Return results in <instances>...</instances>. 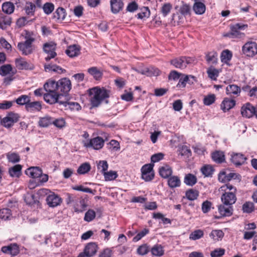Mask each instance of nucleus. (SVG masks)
<instances>
[{"instance_id":"obj_1","label":"nucleus","mask_w":257,"mask_h":257,"mask_svg":"<svg viewBox=\"0 0 257 257\" xmlns=\"http://www.w3.org/2000/svg\"><path fill=\"white\" fill-rule=\"evenodd\" d=\"M91 104L92 107H97L102 100L109 97L108 91L104 89L94 87L89 90Z\"/></svg>"},{"instance_id":"obj_2","label":"nucleus","mask_w":257,"mask_h":257,"mask_svg":"<svg viewBox=\"0 0 257 257\" xmlns=\"http://www.w3.org/2000/svg\"><path fill=\"white\" fill-rule=\"evenodd\" d=\"M67 204H71L75 212H82L87 207V201L82 197L68 194Z\"/></svg>"},{"instance_id":"obj_3","label":"nucleus","mask_w":257,"mask_h":257,"mask_svg":"<svg viewBox=\"0 0 257 257\" xmlns=\"http://www.w3.org/2000/svg\"><path fill=\"white\" fill-rule=\"evenodd\" d=\"M26 38V40L25 42L18 43V48L23 55H28L32 53L35 49L34 46L32 44L35 39L27 37Z\"/></svg>"},{"instance_id":"obj_4","label":"nucleus","mask_w":257,"mask_h":257,"mask_svg":"<svg viewBox=\"0 0 257 257\" xmlns=\"http://www.w3.org/2000/svg\"><path fill=\"white\" fill-rule=\"evenodd\" d=\"M247 25L240 23H237L230 26V32L226 36L231 38H240L244 36V34L241 31L247 28Z\"/></svg>"},{"instance_id":"obj_5","label":"nucleus","mask_w":257,"mask_h":257,"mask_svg":"<svg viewBox=\"0 0 257 257\" xmlns=\"http://www.w3.org/2000/svg\"><path fill=\"white\" fill-rule=\"evenodd\" d=\"M193 61L194 60L190 57H181L172 60L171 64L177 68L184 69Z\"/></svg>"},{"instance_id":"obj_6","label":"nucleus","mask_w":257,"mask_h":257,"mask_svg":"<svg viewBox=\"0 0 257 257\" xmlns=\"http://www.w3.org/2000/svg\"><path fill=\"white\" fill-rule=\"evenodd\" d=\"M56 44L53 42H49L45 43L43 45V50L48 56L45 58L47 61H49L51 59L54 58L57 55L55 52Z\"/></svg>"},{"instance_id":"obj_7","label":"nucleus","mask_w":257,"mask_h":257,"mask_svg":"<svg viewBox=\"0 0 257 257\" xmlns=\"http://www.w3.org/2000/svg\"><path fill=\"white\" fill-rule=\"evenodd\" d=\"M153 166V165L149 164L142 167L141 169L142 178L145 181H150L154 178Z\"/></svg>"},{"instance_id":"obj_8","label":"nucleus","mask_w":257,"mask_h":257,"mask_svg":"<svg viewBox=\"0 0 257 257\" xmlns=\"http://www.w3.org/2000/svg\"><path fill=\"white\" fill-rule=\"evenodd\" d=\"M242 51L246 56L253 57L257 54V44L254 42H246L243 46Z\"/></svg>"},{"instance_id":"obj_9","label":"nucleus","mask_w":257,"mask_h":257,"mask_svg":"<svg viewBox=\"0 0 257 257\" xmlns=\"http://www.w3.org/2000/svg\"><path fill=\"white\" fill-rule=\"evenodd\" d=\"M63 95L59 94L57 92H46L44 94V99L45 101L50 104H54L55 103H59L62 100H61Z\"/></svg>"},{"instance_id":"obj_10","label":"nucleus","mask_w":257,"mask_h":257,"mask_svg":"<svg viewBox=\"0 0 257 257\" xmlns=\"http://www.w3.org/2000/svg\"><path fill=\"white\" fill-rule=\"evenodd\" d=\"M221 200L224 205L232 206L237 200L236 193L225 190V192L221 195Z\"/></svg>"},{"instance_id":"obj_11","label":"nucleus","mask_w":257,"mask_h":257,"mask_svg":"<svg viewBox=\"0 0 257 257\" xmlns=\"http://www.w3.org/2000/svg\"><path fill=\"white\" fill-rule=\"evenodd\" d=\"M19 115L17 113H10L2 120V124L6 127H11L14 123L17 122L19 119Z\"/></svg>"},{"instance_id":"obj_12","label":"nucleus","mask_w":257,"mask_h":257,"mask_svg":"<svg viewBox=\"0 0 257 257\" xmlns=\"http://www.w3.org/2000/svg\"><path fill=\"white\" fill-rule=\"evenodd\" d=\"M104 140L100 137H97L91 139L87 143H84V146L87 148L91 147L95 150H99L104 145Z\"/></svg>"},{"instance_id":"obj_13","label":"nucleus","mask_w":257,"mask_h":257,"mask_svg":"<svg viewBox=\"0 0 257 257\" xmlns=\"http://www.w3.org/2000/svg\"><path fill=\"white\" fill-rule=\"evenodd\" d=\"M71 88V81L67 78H63L58 81V89L64 93H68Z\"/></svg>"},{"instance_id":"obj_14","label":"nucleus","mask_w":257,"mask_h":257,"mask_svg":"<svg viewBox=\"0 0 257 257\" xmlns=\"http://www.w3.org/2000/svg\"><path fill=\"white\" fill-rule=\"evenodd\" d=\"M255 106L247 103L241 107V113L243 116L250 118L254 115Z\"/></svg>"},{"instance_id":"obj_15","label":"nucleus","mask_w":257,"mask_h":257,"mask_svg":"<svg viewBox=\"0 0 257 257\" xmlns=\"http://www.w3.org/2000/svg\"><path fill=\"white\" fill-rule=\"evenodd\" d=\"M48 205L50 207H54L60 205L62 202L61 198L54 193H51L46 198Z\"/></svg>"},{"instance_id":"obj_16","label":"nucleus","mask_w":257,"mask_h":257,"mask_svg":"<svg viewBox=\"0 0 257 257\" xmlns=\"http://www.w3.org/2000/svg\"><path fill=\"white\" fill-rule=\"evenodd\" d=\"M2 251L5 253L10 254L13 256L17 255L20 252L19 246L16 243L3 246L2 248Z\"/></svg>"},{"instance_id":"obj_17","label":"nucleus","mask_w":257,"mask_h":257,"mask_svg":"<svg viewBox=\"0 0 257 257\" xmlns=\"http://www.w3.org/2000/svg\"><path fill=\"white\" fill-rule=\"evenodd\" d=\"M98 247L95 242H89L84 247V251L90 257L94 255L97 251Z\"/></svg>"},{"instance_id":"obj_18","label":"nucleus","mask_w":257,"mask_h":257,"mask_svg":"<svg viewBox=\"0 0 257 257\" xmlns=\"http://www.w3.org/2000/svg\"><path fill=\"white\" fill-rule=\"evenodd\" d=\"M44 89L47 92H57L58 89V81L53 80H48L44 85Z\"/></svg>"},{"instance_id":"obj_19","label":"nucleus","mask_w":257,"mask_h":257,"mask_svg":"<svg viewBox=\"0 0 257 257\" xmlns=\"http://www.w3.org/2000/svg\"><path fill=\"white\" fill-rule=\"evenodd\" d=\"M25 173L30 177L37 178L42 175V171L39 167H31L25 171Z\"/></svg>"},{"instance_id":"obj_20","label":"nucleus","mask_w":257,"mask_h":257,"mask_svg":"<svg viewBox=\"0 0 257 257\" xmlns=\"http://www.w3.org/2000/svg\"><path fill=\"white\" fill-rule=\"evenodd\" d=\"M16 67L21 70L23 69H33L34 66L33 65L28 63L25 60L22 58H17L15 60Z\"/></svg>"},{"instance_id":"obj_21","label":"nucleus","mask_w":257,"mask_h":257,"mask_svg":"<svg viewBox=\"0 0 257 257\" xmlns=\"http://www.w3.org/2000/svg\"><path fill=\"white\" fill-rule=\"evenodd\" d=\"M238 175L234 173H229L227 174L225 172H221L218 175V179L221 182H226L230 181L231 179H235Z\"/></svg>"},{"instance_id":"obj_22","label":"nucleus","mask_w":257,"mask_h":257,"mask_svg":"<svg viewBox=\"0 0 257 257\" xmlns=\"http://www.w3.org/2000/svg\"><path fill=\"white\" fill-rule=\"evenodd\" d=\"M110 6L111 12L117 14L122 9L123 3L121 0H111Z\"/></svg>"},{"instance_id":"obj_23","label":"nucleus","mask_w":257,"mask_h":257,"mask_svg":"<svg viewBox=\"0 0 257 257\" xmlns=\"http://www.w3.org/2000/svg\"><path fill=\"white\" fill-rule=\"evenodd\" d=\"M235 104V101L233 99H230L228 98H225L221 104V108L224 111L226 112L232 108Z\"/></svg>"},{"instance_id":"obj_24","label":"nucleus","mask_w":257,"mask_h":257,"mask_svg":"<svg viewBox=\"0 0 257 257\" xmlns=\"http://www.w3.org/2000/svg\"><path fill=\"white\" fill-rule=\"evenodd\" d=\"M218 211L222 216H229L232 214L233 208L231 205H225L223 204L218 206Z\"/></svg>"},{"instance_id":"obj_25","label":"nucleus","mask_w":257,"mask_h":257,"mask_svg":"<svg viewBox=\"0 0 257 257\" xmlns=\"http://www.w3.org/2000/svg\"><path fill=\"white\" fill-rule=\"evenodd\" d=\"M60 104H63L66 109H70L71 110H79L81 109V106L78 102L70 101L68 100H62L60 102Z\"/></svg>"},{"instance_id":"obj_26","label":"nucleus","mask_w":257,"mask_h":257,"mask_svg":"<svg viewBox=\"0 0 257 257\" xmlns=\"http://www.w3.org/2000/svg\"><path fill=\"white\" fill-rule=\"evenodd\" d=\"M241 92L240 88L236 85H229L226 87L227 95L238 96Z\"/></svg>"},{"instance_id":"obj_27","label":"nucleus","mask_w":257,"mask_h":257,"mask_svg":"<svg viewBox=\"0 0 257 257\" xmlns=\"http://www.w3.org/2000/svg\"><path fill=\"white\" fill-rule=\"evenodd\" d=\"M246 160L242 154H234L231 156V160L232 162L236 166H240L243 164Z\"/></svg>"},{"instance_id":"obj_28","label":"nucleus","mask_w":257,"mask_h":257,"mask_svg":"<svg viewBox=\"0 0 257 257\" xmlns=\"http://www.w3.org/2000/svg\"><path fill=\"white\" fill-rule=\"evenodd\" d=\"M66 53L70 57L77 56L80 54V48L76 45L70 46L66 50Z\"/></svg>"},{"instance_id":"obj_29","label":"nucleus","mask_w":257,"mask_h":257,"mask_svg":"<svg viewBox=\"0 0 257 257\" xmlns=\"http://www.w3.org/2000/svg\"><path fill=\"white\" fill-rule=\"evenodd\" d=\"M36 9V7L35 4L32 2H28L26 3L25 6L24 8V10L27 15L33 16L35 14Z\"/></svg>"},{"instance_id":"obj_30","label":"nucleus","mask_w":257,"mask_h":257,"mask_svg":"<svg viewBox=\"0 0 257 257\" xmlns=\"http://www.w3.org/2000/svg\"><path fill=\"white\" fill-rule=\"evenodd\" d=\"M172 169L168 165L161 167L159 169L160 176L164 178H168L172 174Z\"/></svg>"},{"instance_id":"obj_31","label":"nucleus","mask_w":257,"mask_h":257,"mask_svg":"<svg viewBox=\"0 0 257 257\" xmlns=\"http://www.w3.org/2000/svg\"><path fill=\"white\" fill-rule=\"evenodd\" d=\"M168 185L171 188L178 187L181 185V181L178 176H171L168 179Z\"/></svg>"},{"instance_id":"obj_32","label":"nucleus","mask_w":257,"mask_h":257,"mask_svg":"<svg viewBox=\"0 0 257 257\" xmlns=\"http://www.w3.org/2000/svg\"><path fill=\"white\" fill-rule=\"evenodd\" d=\"M53 122V117L46 115L40 117L38 121L39 126L42 127H47L52 124Z\"/></svg>"},{"instance_id":"obj_33","label":"nucleus","mask_w":257,"mask_h":257,"mask_svg":"<svg viewBox=\"0 0 257 257\" xmlns=\"http://www.w3.org/2000/svg\"><path fill=\"white\" fill-rule=\"evenodd\" d=\"M22 166L21 165H16L13 167L9 168V173L11 177H19L21 174Z\"/></svg>"},{"instance_id":"obj_34","label":"nucleus","mask_w":257,"mask_h":257,"mask_svg":"<svg viewBox=\"0 0 257 257\" xmlns=\"http://www.w3.org/2000/svg\"><path fill=\"white\" fill-rule=\"evenodd\" d=\"M26 108L28 111H32L34 110L40 111L42 108V105L39 101L31 102L26 105Z\"/></svg>"},{"instance_id":"obj_35","label":"nucleus","mask_w":257,"mask_h":257,"mask_svg":"<svg viewBox=\"0 0 257 257\" xmlns=\"http://www.w3.org/2000/svg\"><path fill=\"white\" fill-rule=\"evenodd\" d=\"M44 68L46 72L53 71L59 73H62L65 71V70L61 67L55 64H45L44 65Z\"/></svg>"},{"instance_id":"obj_36","label":"nucleus","mask_w":257,"mask_h":257,"mask_svg":"<svg viewBox=\"0 0 257 257\" xmlns=\"http://www.w3.org/2000/svg\"><path fill=\"white\" fill-rule=\"evenodd\" d=\"M212 158L214 161L221 163L225 161L224 153L221 151H216L212 154Z\"/></svg>"},{"instance_id":"obj_37","label":"nucleus","mask_w":257,"mask_h":257,"mask_svg":"<svg viewBox=\"0 0 257 257\" xmlns=\"http://www.w3.org/2000/svg\"><path fill=\"white\" fill-rule=\"evenodd\" d=\"M184 182L187 185L192 186L196 183L197 178L192 174H187L185 176Z\"/></svg>"},{"instance_id":"obj_38","label":"nucleus","mask_w":257,"mask_h":257,"mask_svg":"<svg viewBox=\"0 0 257 257\" xmlns=\"http://www.w3.org/2000/svg\"><path fill=\"white\" fill-rule=\"evenodd\" d=\"M231 58L232 53L229 50H225L222 52L220 56V59L222 62L228 64Z\"/></svg>"},{"instance_id":"obj_39","label":"nucleus","mask_w":257,"mask_h":257,"mask_svg":"<svg viewBox=\"0 0 257 257\" xmlns=\"http://www.w3.org/2000/svg\"><path fill=\"white\" fill-rule=\"evenodd\" d=\"M14 9L15 6L11 2H6L2 5V10L6 14H12L14 12Z\"/></svg>"},{"instance_id":"obj_40","label":"nucleus","mask_w":257,"mask_h":257,"mask_svg":"<svg viewBox=\"0 0 257 257\" xmlns=\"http://www.w3.org/2000/svg\"><path fill=\"white\" fill-rule=\"evenodd\" d=\"M206 60L208 63L216 64L217 62V53L215 51L208 53L206 55Z\"/></svg>"},{"instance_id":"obj_41","label":"nucleus","mask_w":257,"mask_h":257,"mask_svg":"<svg viewBox=\"0 0 257 257\" xmlns=\"http://www.w3.org/2000/svg\"><path fill=\"white\" fill-rule=\"evenodd\" d=\"M87 71L96 80H98L102 77V73L96 67H91Z\"/></svg>"},{"instance_id":"obj_42","label":"nucleus","mask_w":257,"mask_h":257,"mask_svg":"<svg viewBox=\"0 0 257 257\" xmlns=\"http://www.w3.org/2000/svg\"><path fill=\"white\" fill-rule=\"evenodd\" d=\"M91 169L90 165L89 163H84L82 164L77 169V173L79 174H85L88 172Z\"/></svg>"},{"instance_id":"obj_43","label":"nucleus","mask_w":257,"mask_h":257,"mask_svg":"<svg viewBox=\"0 0 257 257\" xmlns=\"http://www.w3.org/2000/svg\"><path fill=\"white\" fill-rule=\"evenodd\" d=\"M178 151L179 155L182 156H186L188 158L191 155V150L186 146H181L179 147Z\"/></svg>"},{"instance_id":"obj_44","label":"nucleus","mask_w":257,"mask_h":257,"mask_svg":"<svg viewBox=\"0 0 257 257\" xmlns=\"http://www.w3.org/2000/svg\"><path fill=\"white\" fill-rule=\"evenodd\" d=\"M7 158L10 162L16 163L20 160V157L18 154L14 152H9L7 154Z\"/></svg>"},{"instance_id":"obj_45","label":"nucleus","mask_w":257,"mask_h":257,"mask_svg":"<svg viewBox=\"0 0 257 257\" xmlns=\"http://www.w3.org/2000/svg\"><path fill=\"white\" fill-rule=\"evenodd\" d=\"M56 127L59 128H62L66 125V121L63 117H59L56 119L53 118L52 123Z\"/></svg>"},{"instance_id":"obj_46","label":"nucleus","mask_w":257,"mask_h":257,"mask_svg":"<svg viewBox=\"0 0 257 257\" xmlns=\"http://www.w3.org/2000/svg\"><path fill=\"white\" fill-rule=\"evenodd\" d=\"M65 10L62 8H58L54 14V17L58 20H63L65 19Z\"/></svg>"},{"instance_id":"obj_47","label":"nucleus","mask_w":257,"mask_h":257,"mask_svg":"<svg viewBox=\"0 0 257 257\" xmlns=\"http://www.w3.org/2000/svg\"><path fill=\"white\" fill-rule=\"evenodd\" d=\"M224 236V233L221 230H214L211 231L210 236L214 240H219Z\"/></svg>"},{"instance_id":"obj_48","label":"nucleus","mask_w":257,"mask_h":257,"mask_svg":"<svg viewBox=\"0 0 257 257\" xmlns=\"http://www.w3.org/2000/svg\"><path fill=\"white\" fill-rule=\"evenodd\" d=\"M204 232L201 229H197L192 232L189 235V238L191 240H195L199 239L203 237Z\"/></svg>"},{"instance_id":"obj_49","label":"nucleus","mask_w":257,"mask_h":257,"mask_svg":"<svg viewBox=\"0 0 257 257\" xmlns=\"http://www.w3.org/2000/svg\"><path fill=\"white\" fill-rule=\"evenodd\" d=\"M201 171L205 177H209L213 174V169L210 165H205L201 168Z\"/></svg>"},{"instance_id":"obj_50","label":"nucleus","mask_w":257,"mask_h":257,"mask_svg":"<svg viewBox=\"0 0 257 257\" xmlns=\"http://www.w3.org/2000/svg\"><path fill=\"white\" fill-rule=\"evenodd\" d=\"M198 196V192L196 190L189 189L186 192V196L190 200H194L197 199Z\"/></svg>"},{"instance_id":"obj_51","label":"nucleus","mask_w":257,"mask_h":257,"mask_svg":"<svg viewBox=\"0 0 257 257\" xmlns=\"http://www.w3.org/2000/svg\"><path fill=\"white\" fill-rule=\"evenodd\" d=\"M152 253L156 256H162L164 254V250L161 245H156L151 249Z\"/></svg>"},{"instance_id":"obj_52","label":"nucleus","mask_w":257,"mask_h":257,"mask_svg":"<svg viewBox=\"0 0 257 257\" xmlns=\"http://www.w3.org/2000/svg\"><path fill=\"white\" fill-rule=\"evenodd\" d=\"M95 212L92 209H89L85 214L84 220L87 222H90L95 218Z\"/></svg>"},{"instance_id":"obj_53","label":"nucleus","mask_w":257,"mask_h":257,"mask_svg":"<svg viewBox=\"0 0 257 257\" xmlns=\"http://www.w3.org/2000/svg\"><path fill=\"white\" fill-rule=\"evenodd\" d=\"M11 216V211L9 208H3L0 209V218L4 220L10 219Z\"/></svg>"},{"instance_id":"obj_54","label":"nucleus","mask_w":257,"mask_h":257,"mask_svg":"<svg viewBox=\"0 0 257 257\" xmlns=\"http://www.w3.org/2000/svg\"><path fill=\"white\" fill-rule=\"evenodd\" d=\"M16 102L17 104L19 105H24L25 104L27 105V104H28L29 102L30 101V97L26 95H23L18 97L16 99Z\"/></svg>"},{"instance_id":"obj_55","label":"nucleus","mask_w":257,"mask_h":257,"mask_svg":"<svg viewBox=\"0 0 257 257\" xmlns=\"http://www.w3.org/2000/svg\"><path fill=\"white\" fill-rule=\"evenodd\" d=\"M104 178L106 181L113 180L116 179L117 177L116 172L113 171H110L109 172L104 173Z\"/></svg>"},{"instance_id":"obj_56","label":"nucleus","mask_w":257,"mask_h":257,"mask_svg":"<svg viewBox=\"0 0 257 257\" xmlns=\"http://www.w3.org/2000/svg\"><path fill=\"white\" fill-rule=\"evenodd\" d=\"M207 73L208 77L212 80H216L219 74L218 71L213 68H209L207 71Z\"/></svg>"},{"instance_id":"obj_57","label":"nucleus","mask_w":257,"mask_h":257,"mask_svg":"<svg viewBox=\"0 0 257 257\" xmlns=\"http://www.w3.org/2000/svg\"><path fill=\"white\" fill-rule=\"evenodd\" d=\"M12 70V66L10 64L3 65L0 67V74L5 76L10 73Z\"/></svg>"},{"instance_id":"obj_58","label":"nucleus","mask_w":257,"mask_h":257,"mask_svg":"<svg viewBox=\"0 0 257 257\" xmlns=\"http://www.w3.org/2000/svg\"><path fill=\"white\" fill-rule=\"evenodd\" d=\"M172 9V6L170 3H166L161 8V12L164 17H166Z\"/></svg>"},{"instance_id":"obj_59","label":"nucleus","mask_w":257,"mask_h":257,"mask_svg":"<svg viewBox=\"0 0 257 257\" xmlns=\"http://www.w3.org/2000/svg\"><path fill=\"white\" fill-rule=\"evenodd\" d=\"M253 209L254 205L251 202H246L242 205V210L244 212L250 213Z\"/></svg>"},{"instance_id":"obj_60","label":"nucleus","mask_w":257,"mask_h":257,"mask_svg":"<svg viewBox=\"0 0 257 257\" xmlns=\"http://www.w3.org/2000/svg\"><path fill=\"white\" fill-rule=\"evenodd\" d=\"M150 16V11L148 7H144L142 11L137 14L138 19H142L144 18H149Z\"/></svg>"},{"instance_id":"obj_61","label":"nucleus","mask_w":257,"mask_h":257,"mask_svg":"<svg viewBox=\"0 0 257 257\" xmlns=\"http://www.w3.org/2000/svg\"><path fill=\"white\" fill-rule=\"evenodd\" d=\"M215 100V96L214 94H209L204 97L203 103L206 105H210L213 103Z\"/></svg>"},{"instance_id":"obj_62","label":"nucleus","mask_w":257,"mask_h":257,"mask_svg":"<svg viewBox=\"0 0 257 257\" xmlns=\"http://www.w3.org/2000/svg\"><path fill=\"white\" fill-rule=\"evenodd\" d=\"M43 9L46 14L49 15L53 11L54 6L52 3H46L44 5Z\"/></svg>"},{"instance_id":"obj_63","label":"nucleus","mask_w":257,"mask_h":257,"mask_svg":"<svg viewBox=\"0 0 257 257\" xmlns=\"http://www.w3.org/2000/svg\"><path fill=\"white\" fill-rule=\"evenodd\" d=\"M72 189L75 190L81 191L84 192L89 193L93 194H94L95 192V190H92V189L89 188H85L82 185L72 187Z\"/></svg>"},{"instance_id":"obj_64","label":"nucleus","mask_w":257,"mask_h":257,"mask_svg":"<svg viewBox=\"0 0 257 257\" xmlns=\"http://www.w3.org/2000/svg\"><path fill=\"white\" fill-rule=\"evenodd\" d=\"M225 253V250L223 248H217L212 251L210 253L211 257H221Z\"/></svg>"}]
</instances>
